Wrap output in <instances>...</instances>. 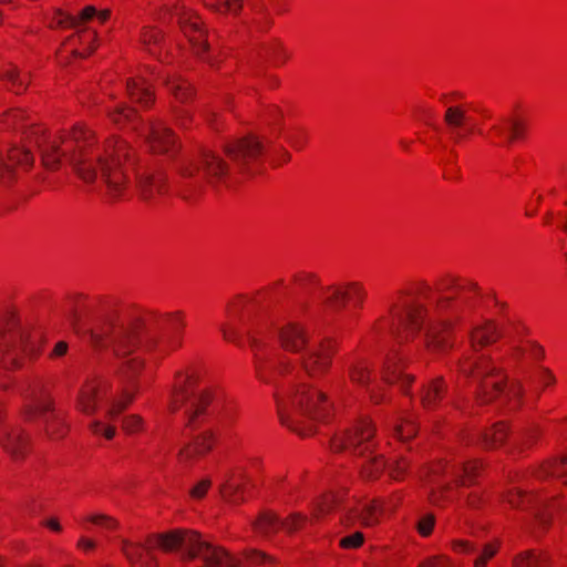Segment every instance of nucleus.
Segmentation results:
<instances>
[{
  "mask_svg": "<svg viewBox=\"0 0 567 567\" xmlns=\"http://www.w3.org/2000/svg\"><path fill=\"white\" fill-rule=\"evenodd\" d=\"M522 394V386L519 383L512 384L509 388L504 385L503 379L499 380H485L481 385L480 400L482 402H489L494 398H499L504 401L516 400Z\"/></svg>",
  "mask_w": 567,
  "mask_h": 567,
  "instance_id": "412c9836",
  "label": "nucleus"
},
{
  "mask_svg": "<svg viewBox=\"0 0 567 567\" xmlns=\"http://www.w3.org/2000/svg\"><path fill=\"white\" fill-rule=\"evenodd\" d=\"M383 378L386 382L400 381L403 385L411 383L412 378L402 373L394 360H388L383 370Z\"/></svg>",
  "mask_w": 567,
  "mask_h": 567,
  "instance_id": "ea45409f",
  "label": "nucleus"
},
{
  "mask_svg": "<svg viewBox=\"0 0 567 567\" xmlns=\"http://www.w3.org/2000/svg\"><path fill=\"white\" fill-rule=\"evenodd\" d=\"M39 337V334L31 336L29 330L21 327L13 317L10 318L7 328L1 331L0 369L22 368L24 358L38 353Z\"/></svg>",
  "mask_w": 567,
  "mask_h": 567,
  "instance_id": "9d476101",
  "label": "nucleus"
},
{
  "mask_svg": "<svg viewBox=\"0 0 567 567\" xmlns=\"http://www.w3.org/2000/svg\"><path fill=\"white\" fill-rule=\"evenodd\" d=\"M176 118L181 126L186 127L187 122L190 117H189L188 112L181 110V111H176Z\"/></svg>",
  "mask_w": 567,
  "mask_h": 567,
  "instance_id": "e2e57ef3",
  "label": "nucleus"
},
{
  "mask_svg": "<svg viewBox=\"0 0 567 567\" xmlns=\"http://www.w3.org/2000/svg\"><path fill=\"white\" fill-rule=\"evenodd\" d=\"M24 400L23 415L28 421L41 419L43 431L50 440L64 436L66 430L62 417L55 412L47 383L41 379L31 381L21 389Z\"/></svg>",
  "mask_w": 567,
  "mask_h": 567,
  "instance_id": "0eeeda50",
  "label": "nucleus"
},
{
  "mask_svg": "<svg viewBox=\"0 0 567 567\" xmlns=\"http://www.w3.org/2000/svg\"><path fill=\"white\" fill-rule=\"evenodd\" d=\"M497 553V546L493 544H486L478 555V557L474 560L475 567H485L488 559L494 557Z\"/></svg>",
  "mask_w": 567,
  "mask_h": 567,
  "instance_id": "3c124183",
  "label": "nucleus"
},
{
  "mask_svg": "<svg viewBox=\"0 0 567 567\" xmlns=\"http://www.w3.org/2000/svg\"><path fill=\"white\" fill-rule=\"evenodd\" d=\"M507 435V426L504 422L496 423L493 429L482 436L486 447H496L502 444Z\"/></svg>",
  "mask_w": 567,
  "mask_h": 567,
  "instance_id": "58836bf2",
  "label": "nucleus"
},
{
  "mask_svg": "<svg viewBox=\"0 0 567 567\" xmlns=\"http://www.w3.org/2000/svg\"><path fill=\"white\" fill-rule=\"evenodd\" d=\"M143 134L150 150L154 154H173L175 152V135L162 122L148 123Z\"/></svg>",
  "mask_w": 567,
  "mask_h": 567,
  "instance_id": "aec40b11",
  "label": "nucleus"
},
{
  "mask_svg": "<svg viewBox=\"0 0 567 567\" xmlns=\"http://www.w3.org/2000/svg\"><path fill=\"white\" fill-rule=\"evenodd\" d=\"M90 429L95 434H102L106 439H112L115 435V427L114 426H104L101 421H93L90 424Z\"/></svg>",
  "mask_w": 567,
  "mask_h": 567,
  "instance_id": "5fc2aeb1",
  "label": "nucleus"
},
{
  "mask_svg": "<svg viewBox=\"0 0 567 567\" xmlns=\"http://www.w3.org/2000/svg\"><path fill=\"white\" fill-rule=\"evenodd\" d=\"M0 445L14 460L22 458L28 451V439L23 430L4 422V415L0 408Z\"/></svg>",
  "mask_w": 567,
  "mask_h": 567,
  "instance_id": "a211bd4d",
  "label": "nucleus"
},
{
  "mask_svg": "<svg viewBox=\"0 0 567 567\" xmlns=\"http://www.w3.org/2000/svg\"><path fill=\"white\" fill-rule=\"evenodd\" d=\"M445 392V383L442 378L431 380L422 390V404L425 409H434Z\"/></svg>",
  "mask_w": 567,
  "mask_h": 567,
  "instance_id": "cd10ccee",
  "label": "nucleus"
},
{
  "mask_svg": "<svg viewBox=\"0 0 567 567\" xmlns=\"http://www.w3.org/2000/svg\"><path fill=\"white\" fill-rule=\"evenodd\" d=\"M506 499L512 507L532 509L540 526L548 525L549 516L545 511L547 501L535 495L527 486H518L508 491Z\"/></svg>",
  "mask_w": 567,
  "mask_h": 567,
  "instance_id": "dca6fc26",
  "label": "nucleus"
},
{
  "mask_svg": "<svg viewBox=\"0 0 567 567\" xmlns=\"http://www.w3.org/2000/svg\"><path fill=\"white\" fill-rule=\"evenodd\" d=\"M29 117L25 115L24 111L21 109H12L3 113L0 118V127L2 130H18L20 126H27V122Z\"/></svg>",
  "mask_w": 567,
  "mask_h": 567,
  "instance_id": "473e14b6",
  "label": "nucleus"
},
{
  "mask_svg": "<svg viewBox=\"0 0 567 567\" xmlns=\"http://www.w3.org/2000/svg\"><path fill=\"white\" fill-rule=\"evenodd\" d=\"M136 189L144 199H151L164 192V184L162 179H138Z\"/></svg>",
  "mask_w": 567,
  "mask_h": 567,
  "instance_id": "4c0bfd02",
  "label": "nucleus"
},
{
  "mask_svg": "<svg viewBox=\"0 0 567 567\" xmlns=\"http://www.w3.org/2000/svg\"><path fill=\"white\" fill-rule=\"evenodd\" d=\"M122 551L126 558L131 561H138L143 557V547L141 544H133L127 539H122Z\"/></svg>",
  "mask_w": 567,
  "mask_h": 567,
  "instance_id": "a18cd8bd",
  "label": "nucleus"
},
{
  "mask_svg": "<svg viewBox=\"0 0 567 567\" xmlns=\"http://www.w3.org/2000/svg\"><path fill=\"white\" fill-rule=\"evenodd\" d=\"M214 444V433L205 431L194 437L193 442L183 447L179 452L181 462H187L194 456L203 455L212 450Z\"/></svg>",
  "mask_w": 567,
  "mask_h": 567,
  "instance_id": "bb28decb",
  "label": "nucleus"
},
{
  "mask_svg": "<svg viewBox=\"0 0 567 567\" xmlns=\"http://www.w3.org/2000/svg\"><path fill=\"white\" fill-rule=\"evenodd\" d=\"M307 522L308 517L300 513H292L288 518L281 519L275 513L265 512L258 517L254 528L257 533L268 538L280 528L291 534L300 529Z\"/></svg>",
  "mask_w": 567,
  "mask_h": 567,
  "instance_id": "2eb2a0df",
  "label": "nucleus"
},
{
  "mask_svg": "<svg viewBox=\"0 0 567 567\" xmlns=\"http://www.w3.org/2000/svg\"><path fill=\"white\" fill-rule=\"evenodd\" d=\"M480 463L477 461H470L467 463L460 464L450 468L451 476L461 484L465 485L472 483L474 476L480 470Z\"/></svg>",
  "mask_w": 567,
  "mask_h": 567,
  "instance_id": "7c9ffc66",
  "label": "nucleus"
},
{
  "mask_svg": "<svg viewBox=\"0 0 567 567\" xmlns=\"http://www.w3.org/2000/svg\"><path fill=\"white\" fill-rule=\"evenodd\" d=\"M374 429L368 419L360 420L346 435L332 440L334 451L351 450L355 454L363 455L371 452L373 446L371 439Z\"/></svg>",
  "mask_w": 567,
  "mask_h": 567,
  "instance_id": "ddd939ff",
  "label": "nucleus"
},
{
  "mask_svg": "<svg viewBox=\"0 0 567 567\" xmlns=\"http://www.w3.org/2000/svg\"><path fill=\"white\" fill-rule=\"evenodd\" d=\"M286 141L295 151H302L309 141L308 132L302 127H296L286 135Z\"/></svg>",
  "mask_w": 567,
  "mask_h": 567,
  "instance_id": "a19ab883",
  "label": "nucleus"
},
{
  "mask_svg": "<svg viewBox=\"0 0 567 567\" xmlns=\"http://www.w3.org/2000/svg\"><path fill=\"white\" fill-rule=\"evenodd\" d=\"M87 520L95 525H100L109 530H113L118 527V522L115 518L104 515V514L91 515L87 517Z\"/></svg>",
  "mask_w": 567,
  "mask_h": 567,
  "instance_id": "09e8293b",
  "label": "nucleus"
},
{
  "mask_svg": "<svg viewBox=\"0 0 567 567\" xmlns=\"http://www.w3.org/2000/svg\"><path fill=\"white\" fill-rule=\"evenodd\" d=\"M457 94L443 95L442 102L446 105L444 122L455 142H461L473 132V124L464 104H452Z\"/></svg>",
  "mask_w": 567,
  "mask_h": 567,
  "instance_id": "4468645a",
  "label": "nucleus"
},
{
  "mask_svg": "<svg viewBox=\"0 0 567 567\" xmlns=\"http://www.w3.org/2000/svg\"><path fill=\"white\" fill-rule=\"evenodd\" d=\"M125 93L128 99L143 107L154 102V93L150 83L143 76L130 78L125 83Z\"/></svg>",
  "mask_w": 567,
  "mask_h": 567,
  "instance_id": "5701e85b",
  "label": "nucleus"
},
{
  "mask_svg": "<svg viewBox=\"0 0 567 567\" xmlns=\"http://www.w3.org/2000/svg\"><path fill=\"white\" fill-rule=\"evenodd\" d=\"M331 509L340 511L343 524L360 522L364 526H372L379 522L381 515V505L375 502L363 504L343 501L338 494H328L316 505L313 517L319 519L321 515Z\"/></svg>",
  "mask_w": 567,
  "mask_h": 567,
  "instance_id": "9b49d317",
  "label": "nucleus"
},
{
  "mask_svg": "<svg viewBox=\"0 0 567 567\" xmlns=\"http://www.w3.org/2000/svg\"><path fill=\"white\" fill-rule=\"evenodd\" d=\"M363 534L355 532L340 539V546L343 548H358L363 543Z\"/></svg>",
  "mask_w": 567,
  "mask_h": 567,
  "instance_id": "603ef678",
  "label": "nucleus"
},
{
  "mask_svg": "<svg viewBox=\"0 0 567 567\" xmlns=\"http://www.w3.org/2000/svg\"><path fill=\"white\" fill-rule=\"evenodd\" d=\"M134 394L128 388H125L121 399L110 400L106 409V416L110 421H114L118 414L126 409V406L133 401Z\"/></svg>",
  "mask_w": 567,
  "mask_h": 567,
  "instance_id": "c9c22d12",
  "label": "nucleus"
},
{
  "mask_svg": "<svg viewBox=\"0 0 567 567\" xmlns=\"http://www.w3.org/2000/svg\"><path fill=\"white\" fill-rule=\"evenodd\" d=\"M142 424H143L142 417L138 415H135V414L125 416L123 419V423H122L123 429L130 433L141 430Z\"/></svg>",
  "mask_w": 567,
  "mask_h": 567,
  "instance_id": "864d4df0",
  "label": "nucleus"
},
{
  "mask_svg": "<svg viewBox=\"0 0 567 567\" xmlns=\"http://www.w3.org/2000/svg\"><path fill=\"white\" fill-rule=\"evenodd\" d=\"M216 401L212 390L197 388L194 375L177 373L169 409L172 412L184 409L187 426L195 427L204 416L209 414Z\"/></svg>",
  "mask_w": 567,
  "mask_h": 567,
  "instance_id": "423d86ee",
  "label": "nucleus"
},
{
  "mask_svg": "<svg viewBox=\"0 0 567 567\" xmlns=\"http://www.w3.org/2000/svg\"><path fill=\"white\" fill-rule=\"evenodd\" d=\"M110 117L112 121L118 125H124L126 123L132 124L135 127L136 121V112L134 109L125 106L122 103L114 105L110 110Z\"/></svg>",
  "mask_w": 567,
  "mask_h": 567,
  "instance_id": "e433bc0d",
  "label": "nucleus"
},
{
  "mask_svg": "<svg viewBox=\"0 0 567 567\" xmlns=\"http://www.w3.org/2000/svg\"><path fill=\"white\" fill-rule=\"evenodd\" d=\"M140 42L143 48L153 55H157L162 51V34L158 30L151 25H145L142 28L140 33Z\"/></svg>",
  "mask_w": 567,
  "mask_h": 567,
  "instance_id": "c85d7f7f",
  "label": "nucleus"
},
{
  "mask_svg": "<svg viewBox=\"0 0 567 567\" xmlns=\"http://www.w3.org/2000/svg\"><path fill=\"white\" fill-rule=\"evenodd\" d=\"M106 382L92 380L85 383L78 398V408L85 414H93L97 408V400L106 395Z\"/></svg>",
  "mask_w": 567,
  "mask_h": 567,
  "instance_id": "4be33fe9",
  "label": "nucleus"
},
{
  "mask_svg": "<svg viewBox=\"0 0 567 567\" xmlns=\"http://www.w3.org/2000/svg\"><path fill=\"white\" fill-rule=\"evenodd\" d=\"M408 466L409 462L406 458L400 457L388 466L389 475L395 481H401L406 473Z\"/></svg>",
  "mask_w": 567,
  "mask_h": 567,
  "instance_id": "49530a36",
  "label": "nucleus"
},
{
  "mask_svg": "<svg viewBox=\"0 0 567 567\" xmlns=\"http://www.w3.org/2000/svg\"><path fill=\"white\" fill-rule=\"evenodd\" d=\"M461 370L466 375L475 379L494 378L497 369L489 362L485 355H475L467 358L461 365Z\"/></svg>",
  "mask_w": 567,
  "mask_h": 567,
  "instance_id": "a878e982",
  "label": "nucleus"
},
{
  "mask_svg": "<svg viewBox=\"0 0 567 567\" xmlns=\"http://www.w3.org/2000/svg\"><path fill=\"white\" fill-rule=\"evenodd\" d=\"M349 375L358 384L364 385L369 380V370L364 362L355 361L349 365Z\"/></svg>",
  "mask_w": 567,
  "mask_h": 567,
  "instance_id": "79ce46f5",
  "label": "nucleus"
},
{
  "mask_svg": "<svg viewBox=\"0 0 567 567\" xmlns=\"http://www.w3.org/2000/svg\"><path fill=\"white\" fill-rule=\"evenodd\" d=\"M43 524L54 532H61V529H62L60 523L55 518H50V519L45 520Z\"/></svg>",
  "mask_w": 567,
  "mask_h": 567,
  "instance_id": "774afa93",
  "label": "nucleus"
},
{
  "mask_svg": "<svg viewBox=\"0 0 567 567\" xmlns=\"http://www.w3.org/2000/svg\"><path fill=\"white\" fill-rule=\"evenodd\" d=\"M529 353L533 358L540 359L544 357V349L540 346L533 343L530 346Z\"/></svg>",
  "mask_w": 567,
  "mask_h": 567,
  "instance_id": "0e129e2a",
  "label": "nucleus"
},
{
  "mask_svg": "<svg viewBox=\"0 0 567 567\" xmlns=\"http://www.w3.org/2000/svg\"><path fill=\"white\" fill-rule=\"evenodd\" d=\"M543 558L536 555L533 550L520 553L514 558L515 567H540Z\"/></svg>",
  "mask_w": 567,
  "mask_h": 567,
  "instance_id": "37998d69",
  "label": "nucleus"
},
{
  "mask_svg": "<svg viewBox=\"0 0 567 567\" xmlns=\"http://www.w3.org/2000/svg\"><path fill=\"white\" fill-rule=\"evenodd\" d=\"M365 296L364 289L358 284H349L346 289L340 287H322L318 297L327 310L339 311L347 300L360 302Z\"/></svg>",
  "mask_w": 567,
  "mask_h": 567,
  "instance_id": "f3484780",
  "label": "nucleus"
},
{
  "mask_svg": "<svg viewBox=\"0 0 567 567\" xmlns=\"http://www.w3.org/2000/svg\"><path fill=\"white\" fill-rule=\"evenodd\" d=\"M111 17L109 9L97 10L93 6H87L81 10L78 16L55 10L49 20L50 28L74 29L75 32L68 37L59 52V59L62 61L68 55L83 58L94 50L95 31L94 24H104Z\"/></svg>",
  "mask_w": 567,
  "mask_h": 567,
  "instance_id": "39448f33",
  "label": "nucleus"
},
{
  "mask_svg": "<svg viewBox=\"0 0 567 567\" xmlns=\"http://www.w3.org/2000/svg\"><path fill=\"white\" fill-rule=\"evenodd\" d=\"M66 351H68V343L64 341H59L55 344V347L51 353V357H62L66 353Z\"/></svg>",
  "mask_w": 567,
  "mask_h": 567,
  "instance_id": "680f3d73",
  "label": "nucleus"
},
{
  "mask_svg": "<svg viewBox=\"0 0 567 567\" xmlns=\"http://www.w3.org/2000/svg\"><path fill=\"white\" fill-rule=\"evenodd\" d=\"M158 539L163 549L183 550L190 559L200 557L206 567H248L276 563L274 557L255 548L244 549L240 556H235L223 547L202 540L195 532L175 530L159 535Z\"/></svg>",
  "mask_w": 567,
  "mask_h": 567,
  "instance_id": "20e7f679",
  "label": "nucleus"
},
{
  "mask_svg": "<svg viewBox=\"0 0 567 567\" xmlns=\"http://www.w3.org/2000/svg\"><path fill=\"white\" fill-rule=\"evenodd\" d=\"M385 464L382 458L373 457L370 458L367 464L363 465L362 475L367 478H373L383 471Z\"/></svg>",
  "mask_w": 567,
  "mask_h": 567,
  "instance_id": "de8ad7c7",
  "label": "nucleus"
},
{
  "mask_svg": "<svg viewBox=\"0 0 567 567\" xmlns=\"http://www.w3.org/2000/svg\"><path fill=\"white\" fill-rule=\"evenodd\" d=\"M171 19L176 21L181 31L188 40L189 45L197 55L206 52L208 43L206 30L200 18L184 2H176L169 10Z\"/></svg>",
  "mask_w": 567,
  "mask_h": 567,
  "instance_id": "f8f14e48",
  "label": "nucleus"
},
{
  "mask_svg": "<svg viewBox=\"0 0 567 567\" xmlns=\"http://www.w3.org/2000/svg\"><path fill=\"white\" fill-rule=\"evenodd\" d=\"M92 323L86 324L76 310L70 312V322L74 331L91 342L95 348H110L117 359L123 360L120 374L132 379L142 369L143 362L138 357L126 360L137 344H153L159 332L168 327L172 329L183 326L182 319L176 316L147 317L135 321L118 320L114 312L104 311L92 313Z\"/></svg>",
  "mask_w": 567,
  "mask_h": 567,
  "instance_id": "f03ea898",
  "label": "nucleus"
},
{
  "mask_svg": "<svg viewBox=\"0 0 567 567\" xmlns=\"http://www.w3.org/2000/svg\"><path fill=\"white\" fill-rule=\"evenodd\" d=\"M295 281L301 287L306 288L308 286H319L318 278L312 274H299L295 276Z\"/></svg>",
  "mask_w": 567,
  "mask_h": 567,
  "instance_id": "4d7b16f0",
  "label": "nucleus"
},
{
  "mask_svg": "<svg viewBox=\"0 0 567 567\" xmlns=\"http://www.w3.org/2000/svg\"><path fill=\"white\" fill-rule=\"evenodd\" d=\"M210 486L209 480L200 481L196 486L193 487L190 494L195 498H202Z\"/></svg>",
  "mask_w": 567,
  "mask_h": 567,
  "instance_id": "13d9d810",
  "label": "nucleus"
},
{
  "mask_svg": "<svg viewBox=\"0 0 567 567\" xmlns=\"http://www.w3.org/2000/svg\"><path fill=\"white\" fill-rule=\"evenodd\" d=\"M542 381L544 384H551L555 382V377L551 374V372L547 369L542 370Z\"/></svg>",
  "mask_w": 567,
  "mask_h": 567,
  "instance_id": "338daca9",
  "label": "nucleus"
},
{
  "mask_svg": "<svg viewBox=\"0 0 567 567\" xmlns=\"http://www.w3.org/2000/svg\"><path fill=\"white\" fill-rule=\"evenodd\" d=\"M524 134L525 125L523 121L514 114H507L494 121L487 134V138L495 144L502 141L511 144L523 138Z\"/></svg>",
  "mask_w": 567,
  "mask_h": 567,
  "instance_id": "6ab92c4d",
  "label": "nucleus"
},
{
  "mask_svg": "<svg viewBox=\"0 0 567 567\" xmlns=\"http://www.w3.org/2000/svg\"><path fill=\"white\" fill-rule=\"evenodd\" d=\"M453 549L458 553H474L475 547L465 540H455L453 542Z\"/></svg>",
  "mask_w": 567,
  "mask_h": 567,
  "instance_id": "bf43d9fd",
  "label": "nucleus"
},
{
  "mask_svg": "<svg viewBox=\"0 0 567 567\" xmlns=\"http://www.w3.org/2000/svg\"><path fill=\"white\" fill-rule=\"evenodd\" d=\"M441 560V557H432L421 563L419 567H447V564L442 563Z\"/></svg>",
  "mask_w": 567,
  "mask_h": 567,
  "instance_id": "052dcab7",
  "label": "nucleus"
},
{
  "mask_svg": "<svg viewBox=\"0 0 567 567\" xmlns=\"http://www.w3.org/2000/svg\"><path fill=\"white\" fill-rule=\"evenodd\" d=\"M396 317V326L392 328V333L401 339L400 330L406 329L410 331H419L429 321L426 331V343L429 349L436 351H444L449 349L452 343L450 340V320H444L437 323L432 322L431 310L422 305L406 306L404 310L394 315Z\"/></svg>",
  "mask_w": 567,
  "mask_h": 567,
  "instance_id": "6e6552de",
  "label": "nucleus"
},
{
  "mask_svg": "<svg viewBox=\"0 0 567 567\" xmlns=\"http://www.w3.org/2000/svg\"><path fill=\"white\" fill-rule=\"evenodd\" d=\"M394 433L402 441L409 440L415 435L416 426L412 421H405L394 426Z\"/></svg>",
  "mask_w": 567,
  "mask_h": 567,
  "instance_id": "8fccbe9b",
  "label": "nucleus"
},
{
  "mask_svg": "<svg viewBox=\"0 0 567 567\" xmlns=\"http://www.w3.org/2000/svg\"><path fill=\"white\" fill-rule=\"evenodd\" d=\"M1 76L17 94H20L27 87L25 75H21L18 68L12 64L2 71Z\"/></svg>",
  "mask_w": 567,
  "mask_h": 567,
  "instance_id": "72a5a7b5",
  "label": "nucleus"
},
{
  "mask_svg": "<svg viewBox=\"0 0 567 567\" xmlns=\"http://www.w3.org/2000/svg\"><path fill=\"white\" fill-rule=\"evenodd\" d=\"M204 4L218 13L238 14L243 8V0H203Z\"/></svg>",
  "mask_w": 567,
  "mask_h": 567,
  "instance_id": "f704fd0d",
  "label": "nucleus"
},
{
  "mask_svg": "<svg viewBox=\"0 0 567 567\" xmlns=\"http://www.w3.org/2000/svg\"><path fill=\"white\" fill-rule=\"evenodd\" d=\"M199 189L197 187H193V186H189V187H186L185 189H181V195L186 198V199H189L192 197H194L196 195V193H198Z\"/></svg>",
  "mask_w": 567,
  "mask_h": 567,
  "instance_id": "69168bd1",
  "label": "nucleus"
},
{
  "mask_svg": "<svg viewBox=\"0 0 567 567\" xmlns=\"http://www.w3.org/2000/svg\"><path fill=\"white\" fill-rule=\"evenodd\" d=\"M508 334L506 329H501L493 322H486L482 327L475 328L471 332V344L474 352H477L480 348L495 342L498 338L505 337Z\"/></svg>",
  "mask_w": 567,
  "mask_h": 567,
  "instance_id": "393cba45",
  "label": "nucleus"
},
{
  "mask_svg": "<svg viewBox=\"0 0 567 567\" xmlns=\"http://www.w3.org/2000/svg\"><path fill=\"white\" fill-rule=\"evenodd\" d=\"M166 84L179 102L185 103L193 97L194 91L188 81L179 76H173L166 81Z\"/></svg>",
  "mask_w": 567,
  "mask_h": 567,
  "instance_id": "2f4dec72",
  "label": "nucleus"
},
{
  "mask_svg": "<svg viewBox=\"0 0 567 567\" xmlns=\"http://www.w3.org/2000/svg\"><path fill=\"white\" fill-rule=\"evenodd\" d=\"M566 473H567V456H564L560 460L547 462L535 471V475L539 480H543L548 476H555V477L561 478L566 475Z\"/></svg>",
  "mask_w": 567,
  "mask_h": 567,
  "instance_id": "c756f323",
  "label": "nucleus"
},
{
  "mask_svg": "<svg viewBox=\"0 0 567 567\" xmlns=\"http://www.w3.org/2000/svg\"><path fill=\"white\" fill-rule=\"evenodd\" d=\"M221 496L231 503H238L244 499L241 486L238 483L228 481L220 488Z\"/></svg>",
  "mask_w": 567,
  "mask_h": 567,
  "instance_id": "c03bdc74",
  "label": "nucleus"
},
{
  "mask_svg": "<svg viewBox=\"0 0 567 567\" xmlns=\"http://www.w3.org/2000/svg\"><path fill=\"white\" fill-rule=\"evenodd\" d=\"M435 518L433 515L427 514L423 516L417 523L419 533L422 536H429L433 529Z\"/></svg>",
  "mask_w": 567,
  "mask_h": 567,
  "instance_id": "6e6d98bb",
  "label": "nucleus"
},
{
  "mask_svg": "<svg viewBox=\"0 0 567 567\" xmlns=\"http://www.w3.org/2000/svg\"><path fill=\"white\" fill-rule=\"evenodd\" d=\"M226 154L230 163L224 162L210 152L202 153L192 164L189 176L262 175L269 173L268 168L277 169L291 159V154L284 145L271 138L259 141L252 135L228 143Z\"/></svg>",
  "mask_w": 567,
  "mask_h": 567,
  "instance_id": "7ed1b4c3",
  "label": "nucleus"
},
{
  "mask_svg": "<svg viewBox=\"0 0 567 567\" xmlns=\"http://www.w3.org/2000/svg\"><path fill=\"white\" fill-rule=\"evenodd\" d=\"M100 183H95L96 179H87V184L84 186V192H96L101 196L110 200L122 198L127 189L124 179H100Z\"/></svg>",
  "mask_w": 567,
  "mask_h": 567,
  "instance_id": "b1692460",
  "label": "nucleus"
},
{
  "mask_svg": "<svg viewBox=\"0 0 567 567\" xmlns=\"http://www.w3.org/2000/svg\"><path fill=\"white\" fill-rule=\"evenodd\" d=\"M431 287L424 285L420 293L434 305V310L439 315L449 312L453 318H458L463 312L475 308L476 298L480 296V288L476 284L466 281L460 282L455 279H447L440 282L436 292H452L451 296H440L437 300H431Z\"/></svg>",
  "mask_w": 567,
  "mask_h": 567,
  "instance_id": "1a4fd4ad",
  "label": "nucleus"
},
{
  "mask_svg": "<svg viewBox=\"0 0 567 567\" xmlns=\"http://www.w3.org/2000/svg\"><path fill=\"white\" fill-rule=\"evenodd\" d=\"M284 350L297 355L296 362H288L266 351L255 337L249 336L255 351V365L258 378L276 384V377L284 375L288 386L274 393L280 422L292 431L306 436L311 427H301L303 420L315 421L326 416L329 403L326 394L306 384H295L298 372L309 377H320L331 365L334 347L331 341L310 342L306 330L298 323H287L277 331Z\"/></svg>",
  "mask_w": 567,
  "mask_h": 567,
  "instance_id": "f257e3e1",
  "label": "nucleus"
}]
</instances>
